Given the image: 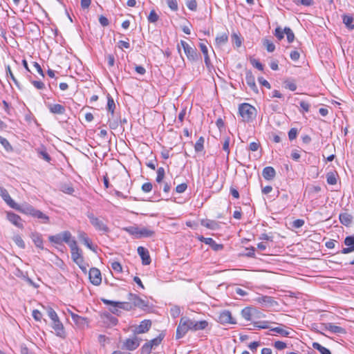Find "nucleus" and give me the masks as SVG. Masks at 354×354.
<instances>
[{
    "mask_svg": "<svg viewBox=\"0 0 354 354\" xmlns=\"http://www.w3.org/2000/svg\"><path fill=\"white\" fill-rule=\"evenodd\" d=\"M239 113L243 122H249L256 118L257 109L248 103H243L239 106Z\"/></svg>",
    "mask_w": 354,
    "mask_h": 354,
    "instance_id": "f257e3e1",
    "label": "nucleus"
},
{
    "mask_svg": "<svg viewBox=\"0 0 354 354\" xmlns=\"http://www.w3.org/2000/svg\"><path fill=\"white\" fill-rule=\"evenodd\" d=\"M69 247L71 250V258L73 261L77 264L80 268L83 271H86L87 265L84 263V258L82 254V251L78 248L76 241L72 240Z\"/></svg>",
    "mask_w": 354,
    "mask_h": 354,
    "instance_id": "f03ea898",
    "label": "nucleus"
},
{
    "mask_svg": "<svg viewBox=\"0 0 354 354\" xmlns=\"http://www.w3.org/2000/svg\"><path fill=\"white\" fill-rule=\"evenodd\" d=\"M19 212L37 218L41 220L43 223H48L49 222V217L47 215L40 210L36 209L33 206L29 204L22 205Z\"/></svg>",
    "mask_w": 354,
    "mask_h": 354,
    "instance_id": "7ed1b4c3",
    "label": "nucleus"
},
{
    "mask_svg": "<svg viewBox=\"0 0 354 354\" xmlns=\"http://www.w3.org/2000/svg\"><path fill=\"white\" fill-rule=\"evenodd\" d=\"M129 301H117L118 306V308H120L121 310L129 311L136 306H144V301L139 298L137 295L133 294H129Z\"/></svg>",
    "mask_w": 354,
    "mask_h": 354,
    "instance_id": "20e7f679",
    "label": "nucleus"
},
{
    "mask_svg": "<svg viewBox=\"0 0 354 354\" xmlns=\"http://www.w3.org/2000/svg\"><path fill=\"white\" fill-rule=\"evenodd\" d=\"M192 319L183 317L180 318L176 329V338L180 339L185 335L189 330H192Z\"/></svg>",
    "mask_w": 354,
    "mask_h": 354,
    "instance_id": "39448f33",
    "label": "nucleus"
},
{
    "mask_svg": "<svg viewBox=\"0 0 354 354\" xmlns=\"http://www.w3.org/2000/svg\"><path fill=\"white\" fill-rule=\"evenodd\" d=\"M86 216L89 219L91 224L97 231L100 232L102 234L109 232V227L100 218L95 216L92 212H88Z\"/></svg>",
    "mask_w": 354,
    "mask_h": 354,
    "instance_id": "423d86ee",
    "label": "nucleus"
},
{
    "mask_svg": "<svg viewBox=\"0 0 354 354\" xmlns=\"http://www.w3.org/2000/svg\"><path fill=\"white\" fill-rule=\"evenodd\" d=\"M48 239L51 243L57 245H62L63 242H65L69 245L72 241L71 234L68 231H64L62 233L50 236Z\"/></svg>",
    "mask_w": 354,
    "mask_h": 354,
    "instance_id": "0eeeda50",
    "label": "nucleus"
},
{
    "mask_svg": "<svg viewBox=\"0 0 354 354\" xmlns=\"http://www.w3.org/2000/svg\"><path fill=\"white\" fill-rule=\"evenodd\" d=\"M0 196L3 198V200L11 208H13L17 211H20L21 209V205L16 203L10 197L8 191L3 187H0Z\"/></svg>",
    "mask_w": 354,
    "mask_h": 354,
    "instance_id": "6e6552de",
    "label": "nucleus"
},
{
    "mask_svg": "<svg viewBox=\"0 0 354 354\" xmlns=\"http://www.w3.org/2000/svg\"><path fill=\"white\" fill-rule=\"evenodd\" d=\"M218 322L223 325L236 324V319L232 317L231 312L228 310H224L219 313Z\"/></svg>",
    "mask_w": 354,
    "mask_h": 354,
    "instance_id": "1a4fd4ad",
    "label": "nucleus"
},
{
    "mask_svg": "<svg viewBox=\"0 0 354 354\" xmlns=\"http://www.w3.org/2000/svg\"><path fill=\"white\" fill-rule=\"evenodd\" d=\"M89 279L92 284L98 286L102 281L101 272L99 269L92 268L89 270Z\"/></svg>",
    "mask_w": 354,
    "mask_h": 354,
    "instance_id": "9d476101",
    "label": "nucleus"
},
{
    "mask_svg": "<svg viewBox=\"0 0 354 354\" xmlns=\"http://www.w3.org/2000/svg\"><path fill=\"white\" fill-rule=\"evenodd\" d=\"M140 345V341L138 337L127 339L122 344V348L127 349L128 351H134Z\"/></svg>",
    "mask_w": 354,
    "mask_h": 354,
    "instance_id": "9b49d317",
    "label": "nucleus"
},
{
    "mask_svg": "<svg viewBox=\"0 0 354 354\" xmlns=\"http://www.w3.org/2000/svg\"><path fill=\"white\" fill-rule=\"evenodd\" d=\"M185 53L189 61L192 62H196L200 60L201 55L197 52V50L195 47L189 46L187 48V50L185 51Z\"/></svg>",
    "mask_w": 354,
    "mask_h": 354,
    "instance_id": "f8f14e48",
    "label": "nucleus"
},
{
    "mask_svg": "<svg viewBox=\"0 0 354 354\" xmlns=\"http://www.w3.org/2000/svg\"><path fill=\"white\" fill-rule=\"evenodd\" d=\"M101 300L104 304L110 306L109 310L111 313H112L113 314H114L117 316H120L122 315V312L121 309L117 307V306H118V304L117 301H114L104 299V298H102Z\"/></svg>",
    "mask_w": 354,
    "mask_h": 354,
    "instance_id": "ddd939ff",
    "label": "nucleus"
},
{
    "mask_svg": "<svg viewBox=\"0 0 354 354\" xmlns=\"http://www.w3.org/2000/svg\"><path fill=\"white\" fill-rule=\"evenodd\" d=\"M137 251L142 259V264L146 266L149 265L151 261L149 250L142 246H139L137 249Z\"/></svg>",
    "mask_w": 354,
    "mask_h": 354,
    "instance_id": "4468645a",
    "label": "nucleus"
},
{
    "mask_svg": "<svg viewBox=\"0 0 354 354\" xmlns=\"http://www.w3.org/2000/svg\"><path fill=\"white\" fill-rule=\"evenodd\" d=\"M46 106L53 114L63 115L66 112L65 106L59 104L47 103Z\"/></svg>",
    "mask_w": 354,
    "mask_h": 354,
    "instance_id": "2eb2a0df",
    "label": "nucleus"
},
{
    "mask_svg": "<svg viewBox=\"0 0 354 354\" xmlns=\"http://www.w3.org/2000/svg\"><path fill=\"white\" fill-rule=\"evenodd\" d=\"M245 81L247 84L250 86L252 91L255 93H259L257 86L255 83V78L251 71H247L245 73Z\"/></svg>",
    "mask_w": 354,
    "mask_h": 354,
    "instance_id": "dca6fc26",
    "label": "nucleus"
},
{
    "mask_svg": "<svg viewBox=\"0 0 354 354\" xmlns=\"http://www.w3.org/2000/svg\"><path fill=\"white\" fill-rule=\"evenodd\" d=\"M7 219L16 227L21 229L24 227L21 218L15 213L8 212Z\"/></svg>",
    "mask_w": 354,
    "mask_h": 354,
    "instance_id": "f3484780",
    "label": "nucleus"
},
{
    "mask_svg": "<svg viewBox=\"0 0 354 354\" xmlns=\"http://www.w3.org/2000/svg\"><path fill=\"white\" fill-rule=\"evenodd\" d=\"M199 240L205 243V244L210 245L211 248L214 251H218L223 248V245L222 244H218V243H216V241L212 238H209V237L205 238L203 236H201L199 238Z\"/></svg>",
    "mask_w": 354,
    "mask_h": 354,
    "instance_id": "a211bd4d",
    "label": "nucleus"
},
{
    "mask_svg": "<svg viewBox=\"0 0 354 354\" xmlns=\"http://www.w3.org/2000/svg\"><path fill=\"white\" fill-rule=\"evenodd\" d=\"M254 300L266 307H271L277 304V302L270 296H259Z\"/></svg>",
    "mask_w": 354,
    "mask_h": 354,
    "instance_id": "6ab92c4d",
    "label": "nucleus"
},
{
    "mask_svg": "<svg viewBox=\"0 0 354 354\" xmlns=\"http://www.w3.org/2000/svg\"><path fill=\"white\" fill-rule=\"evenodd\" d=\"M53 328L55 330L56 335L61 337H64V328L62 323L60 322L59 319L57 318L55 320L52 321Z\"/></svg>",
    "mask_w": 354,
    "mask_h": 354,
    "instance_id": "aec40b11",
    "label": "nucleus"
},
{
    "mask_svg": "<svg viewBox=\"0 0 354 354\" xmlns=\"http://www.w3.org/2000/svg\"><path fill=\"white\" fill-rule=\"evenodd\" d=\"M151 326V322L149 319H145L140 322L136 328V331L138 334L147 332Z\"/></svg>",
    "mask_w": 354,
    "mask_h": 354,
    "instance_id": "412c9836",
    "label": "nucleus"
},
{
    "mask_svg": "<svg viewBox=\"0 0 354 354\" xmlns=\"http://www.w3.org/2000/svg\"><path fill=\"white\" fill-rule=\"evenodd\" d=\"M263 177L267 180H272L276 176V171L272 167L268 166L263 168L262 171Z\"/></svg>",
    "mask_w": 354,
    "mask_h": 354,
    "instance_id": "4be33fe9",
    "label": "nucleus"
},
{
    "mask_svg": "<svg viewBox=\"0 0 354 354\" xmlns=\"http://www.w3.org/2000/svg\"><path fill=\"white\" fill-rule=\"evenodd\" d=\"M71 318L75 324L79 327H84L88 325V319L86 317H81L74 313H71Z\"/></svg>",
    "mask_w": 354,
    "mask_h": 354,
    "instance_id": "5701e85b",
    "label": "nucleus"
},
{
    "mask_svg": "<svg viewBox=\"0 0 354 354\" xmlns=\"http://www.w3.org/2000/svg\"><path fill=\"white\" fill-rule=\"evenodd\" d=\"M325 329L335 334H346V333L345 328L335 326L332 323L325 324Z\"/></svg>",
    "mask_w": 354,
    "mask_h": 354,
    "instance_id": "b1692460",
    "label": "nucleus"
},
{
    "mask_svg": "<svg viewBox=\"0 0 354 354\" xmlns=\"http://www.w3.org/2000/svg\"><path fill=\"white\" fill-rule=\"evenodd\" d=\"M30 237L35 243V246L39 249H44L43 239L41 235L38 232H32Z\"/></svg>",
    "mask_w": 354,
    "mask_h": 354,
    "instance_id": "393cba45",
    "label": "nucleus"
},
{
    "mask_svg": "<svg viewBox=\"0 0 354 354\" xmlns=\"http://www.w3.org/2000/svg\"><path fill=\"white\" fill-rule=\"evenodd\" d=\"M79 239L90 250L95 251V249L93 246L91 240L84 232H80L78 235Z\"/></svg>",
    "mask_w": 354,
    "mask_h": 354,
    "instance_id": "a878e982",
    "label": "nucleus"
},
{
    "mask_svg": "<svg viewBox=\"0 0 354 354\" xmlns=\"http://www.w3.org/2000/svg\"><path fill=\"white\" fill-rule=\"evenodd\" d=\"M198 46L202 52V53L204 55V61L205 64L207 66V67H209L210 66V59L208 55V49L206 46V44L204 42H200L198 44Z\"/></svg>",
    "mask_w": 354,
    "mask_h": 354,
    "instance_id": "bb28decb",
    "label": "nucleus"
},
{
    "mask_svg": "<svg viewBox=\"0 0 354 354\" xmlns=\"http://www.w3.org/2000/svg\"><path fill=\"white\" fill-rule=\"evenodd\" d=\"M201 224L210 230H216L219 227L218 223L216 221L209 220V219H202L201 221Z\"/></svg>",
    "mask_w": 354,
    "mask_h": 354,
    "instance_id": "cd10ccee",
    "label": "nucleus"
},
{
    "mask_svg": "<svg viewBox=\"0 0 354 354\" xmlns=\"http://www.w3.org/2000/svg\"><path fill=\"white\" fill-rule=\"evenodd\" d=\"M192 330L197 331L201 330H204L207 326L208 322L205 320L202 321H195L192 320Z\"/></svg>",
    "mask_w": 354,
    "mask_h": 354,
    "instance_id": "c85d7f7f",
    "label": "nucleus"
},
{
    "mask_svg": "<svg viewBox=\"0 0 354 354\" xmlns=\"http://www.w3.org/2000/svg\"><path fill=\"white\" fill-rule=\"evenodd\" d=\"M155 234V232L152 230L147 227L139 228L138 236L137 239H141L143 237H151Z\"/></svg>",
    "mask_w": 354,
    "mask_h": 354,
    "instance_id": "c756f323",
    "label": "nucleus"
},
{
    "mask_svg": "<svg viewBox=\"0 0 354 354\" xmlns=\"http://www.w3.org/2000/svg\"><path fill=\"white\" fill-rule=\"evenodd\" d=\"M353 17L349 15H344L342 16V21L346 27L350 30H353L354 29V24H353Z\"/></svg>",
    "mask_w": 354,
    "mask_h": 354,
    "instance_id": "7c9ffc66",
    "label": "nucleus"
},
{
    "mask_svg": "<svg viewBox=\"0 0 354 354\" xmlns=\"http://www.w3.org/2000/svg\"><path fill=\"white\" fill-rule=\"evenodd\" d=\"M36 151L39 158L44 159L48 162H50L51 157L48 153L46 148L44 146H41V147L36 149Z\"/></svg>",
    "mask_w": 354,
    "mask_h": 354,
    "instance_id": "2f4dec72",
    "label": "nucleus"
},
{
    "mask_svg": "<svg viewBox=\"0 0 354 354\" xmlns=\"http://www.w3.org/2000/svg\"><path fill=\"white\" fill-rule=\"evenodd\" d=\"M339 218L340 221V223L345 225V226H349L352 223V216L350 215L348 213H342L339 216Z\"/></svg>",
    "mask_w": 354,
    "mask_h": 354,
    "instance_id": "473e14b6",
    "label": "nucleus"
},
{
    "mask_svg": "<svg viewBox=\"0 0 354 354\" xmlns=\"http://www.w3.org/2000/svg\"><path fill=\"white\" fill-rule=\"evenodd\" d=\"M107 110L111 114L113 115L114 113V111L115 109V104L113 98L111 96L110 94L107 95Z\"/></svg>",
    "mask_w": 354,
    "mask_h": 354,
    "instance_id": "72a5a7b5",
    "label": "nucleus"
},
{
    "mask_svg": "<svg viewBox=\"0 0 354 354\" xmlns=\"http://www.w3.org/2000/svg\"><path fill=\"white\" fill-rule=\"evenodd\" d=\"M313 348L317 350L321 354H331L329 349L322 346L317 342L313 343Z\"/></svg>",
    "mask_w": 354,
    "mask_h": 354,
    "instance_id": "f704fd0d",
    "label": "nucleus"
},
{
    "mask_svg": "<svg viewBox=\"0 0 354 354\" xmlns=\"http://www.w3.org/2000/svg\"><path fill=\"white\" fill-rule=\"evenodd\" d=\"M263 45L269 53H272L275 50V45L274 43L268 39H264L263 40Z\"/></svg>",
    "mask_w": 354,
    "mask_h": 354,
    "instance_id": "c9c22d12",
    "label": "nucleus"
},
{
    "mask_svg": "<svg viewBox=\"0 0 354 354\" xmlns=\"http://www.w3.org/2000/svg\"><path fill=\"white\" fill-rule=\"evenodd\" d=\"M228 40V35L227 33H223L220 35H218L216 37V44L218 46H221L227 43Z\"/></svg>",
    "mask_w": 354,
    "mask_h": 354,
    "instance_id": "e433bc0d",
    "label": "nucleus"
},
{
    "mask_svg": "<svg viewBox=\"0 0 354 354\" xmlns=\"http://www.w3.org/2000/svg\"><path fill=\"white\" fill-rule=\"evenodd\" d=\"M123 230L128 232L129 234L133 236L136 239H137V236H138L139 227L135 226H129L123 228Z\"/></svg>",
    "mask_w": 354,
    "mask_h": 354,
    "instance_id": "4c0bfd02",
    "label": "nucleus"
},
{
    "mask_svg": "<svg viewBox=\"0 0 354 354\" xmlns=\"http://www.w3.org/2000/svg\"><path fill=\"white\" fill-rule=\"evenodd\" d=\"M241 315L242 317L250 321L252 319V308L250 307H245L241 310Z\"/></svg>",
    "mask_w": 354,
    "mask_h": 354,
    "instance_id": "58836bf2",
    "label": "nucleus"
},
{
    "mask_svg": "<svg viewBox=\"0 0 354 354\" xmlns=\"http://www.w3.org/2000/svg\"><path fill=\"white\" fill-rule=\"evenodd\" d=\"M102 317L110 322L111 324L115 326L118 320L115 317H113L109 313H104Z\"/></svg>",
    "mask_w": 354,
    "mask_h": 354,
    "instance_id": "ea45409f",
    "label": "nucleus"
},
{
    "mask_svg": "<svg viewBox=\"0 0 354 354\" xmlns=\"http://www.w3.org/2000/svg\"><path fill=\"white\" fill-rule=\"evenodd\" d=\"M284 32L286 35L288 43H292L295 39V34L289 27L284 28Z\"/></svg>",
    "mask_w": 354,
    "mask_h": 354,
    "instance_id": "a19ab883",
    "label": "nucleus"
},
{
    "mask_svg": "<svg viewBox=\"0 0 354 354\" xmlns=\"http://www.w3.org/2000/svg\"><path fill=\"white\" fill-rule=\"evenodd\" d=\"M204 138L203 137H200L198 140L196 141L194 145V149L196 152L202 151L204 149Z\"/></svg>",
    "mask_w": 354,
    "mask_h": 354,
    "instance_id": "79ce46f5",
    "label": "nucleus"
},
{
    "mask_svg": "<svg viewBox=\"0 0 354 354\" xmlns=\"http://www.w3.org/2000/svg\"><path fill=\"white\" fill-rule=\"evenodd\" d=\"M164 337H165V335L163 333H160L157 337L148 342V343L150 345H151L152 347L153 346H158L161 343V342L162 341Z\"/></svg>",
    "mask_w": 354,
    "mask_h": 354,
    "instance_id": "37998d69",
    "label": "nucleus"
},
{
    "mask_svg": "<svg viewBox=\"0 0 354 354\" xmlns=\"http://www.w3.org/2000/svg\"><path fill=\"white\" fill-rule=\"evenodd\" d=\"M165 171L163 167H159L157 169V176L156 180L157 183H160L165 178Z\"/></svg>",
    "mask_w": 354,
    "mask_h": 354,
    "instance_id": "c03bdc74",
    "label": "nucleus"
},
{
    "mask_svg": "<svg viewBox=\"0 0 354 354\" xmlns=\"http://www.w3.org/2000/svg\"><path fill=\"white\" fill-rule=\"evenodd\" d=\"M185 4L189 10L192 11H196L197 2L196 0H185Z\"/></svg>",
    "mask_w": 354,
    "mask_h": 354,
    "instance_id": "a18cd8bd",
    "label": "nucleus"
},
{
    "mask_svg": "<svg viewBox=\"0 0 354 354\" xmlns=\"http://www.w3.org/2000/svg\"><path fill=\"white\" fill-rule=\"evenodd\" d=\"M326 180L329 185H335L337 183L336 175L333 172H329L326 175Z\"/></svg>",
    "mask_w": 354,
    "mask_h": 354,
    "instance_id": "49530a36",
    "label": "nucleus"
},
{
    "mask_svg": "<svg viewBox=\"0 0 354 354\" xmlns=\"http://www.w3.org/2000/svg\"><path fill=\"white\" fill-rule=\"evenodd\" d=\"M13 241L15 243V244L20 248H22V249L25 248V247H26L25 243H24V240L22 239V238L19 235L14 236Z\"/></svg>",
    "mask_w": 354,
    "mask_h": 354,
    "instance_id": "de8ad7c7",
    "label": "nucleus"
},
{
    "mask_svg": "<svg viewBox=\"0 0 354 354\" xmlns=\"http://www.w3.org/2000/svg\"><path fill=\"white\" fill-rule=\"evenodd\" d=\"M6 76L10 77L12 79V80L13 81V82L15 84V85L17 87H19V82L17 81L16 77L14 76V75L11 71L10 66L9 65H8L6 66Z\"/></svg>",
    "mask_w": 354,
    "mask_h": 354,
    "instance_id": "09e8293b",
    "label": "nucleus"
},
{
    "mask_svg": "<svg viewBox=\"0 0 354 354\" xmlns=\"http://www.w3.org/2000/svg\"><path fill=\"white\" fill-rule=\"evenodd\" d=\"M181 310L179 306H173L170 308V315L173 318H176L180 315Z\"/></svg>",
    "mask_w": 354,
    "mask_h": 354,
    "instance_id": "8fccbe9b",
    "label": "nucleus"
},
{
    "mask_svg": "<svg viewBox=\"0 0 354 354\" xmlns=\"http://www.w3.org/2000/svg\"><path fill=\"white\" fill-rule=\"evenodd\" d=\"M344 243L346 246L353 248L354 251V236H346Z\"/></svg>",
    "mask_w": 354,
    "mask_h": 354,
    "instance_id": "3c124183",
    "label": "nucleus"
},
{
    "mask_svg": "<svg viewBox=\"0 0 354 354\" xmlns=\"http://www.w3.org/2000/svg\"><path fill=\"white\" fill-rule=\"evenodd\" d=\"M167 6L173 11H177L178 9V0H166Z\"/></svg>",
    "mask_w": 354,
    "mask_h": 354,
    "instance_id": "603ef678",
    "label": "nucleus"
},
{
    "mask_svg": "<svg viewBox=\"0 0 354 354\" xmlns=\"http://www.w3.org/2000/svg\"><path fill=\"white\" fill-rule=\"evenodd\" d=\"M272 331L276 332L284 337H288L290 335V331L283 329L280 327H275L270 329Z\"/></svg>",
    "mask_w": 354,
    "mask_h": 354,
    "instance_id": "864d4df0",
    "label": "nucleus"
},
{
    "mask_svg": "<svg viewBox=\"0 0 354 354\" xmlns=\"http://www.w3.org/2000/svg\"><path fill=\"white\" fill-rule=\"evenodd\" d=\"M284 29L282 30L280 27H277L274 30V35L281 41L284 37Z\"/></svg>",
    "mask_w": 354,
    "mask_h": 354,
    "instance_id": "5fc2aeb1",
    "label": "nucleus"
},
{
    "mask_svg": "<svg viewBox=\"0 0 354 354\" xmlns=\"http://www.w3.org/2000/svg\"><path fill=\"white\" fill-rule=\"evenodd\" d=\"M158 18L159 17L157 13L154 10H152L148 16V21L150 23H156L158 20Z\"/></svg>",
    "mask_w": 354,
    "mask_h": 354,
    "instance_id": "6e6d98bb",
    "label": "nucleus"
},
{
    "mask_svg": "<svg viewBox=\"0 0 354 354\" xmlns=\"http://www.w3.org/2000/svg\"><path fill=\"white\" fill-rule=\"evenodd\" d=\"M47 313L48 317L50 318L52 321L57 319L58 317L56 312L50 306L46 308Z\"/></svg>",
    "mask_w": 354,
    "mask_h": 354,
    "instance_id": "4d7b16f0",
    "label": "nucleus"
},
{
    "mask_svg": "<svg viewBox=\"0 0 354 354\" xmlns=\"http://www.w3.org/2000/svg\"><path fill=\"white\" fill-rule=\"evenodd\" d=\"M230 137L225 138L224 142L223 143V149L227 153V156L230 154Z\"/></svg>",
    "mask_w": 354,
    "mask_h": 354,
    "instance_id": "13d9d810",
    "label": "nucleus"
},
{
    "mask_svg": "<svg viewBox=\"0 0 354 354\" xmlns=\"http://www.w3.org/2000/svg\"><path fill=\"white\" fill-rule=\"evenodd\" d=\"M152 348L148 342L145 343L141 348V354H149Z\"/></svg>",
    "mask_w": 354,
    "mask_h": 354,
    "instance_id": "bf43d9fd",
    "label": "nucleus"
},
{
    "mask_svg": "<svg viewBox=\"0 0 354 354\" xmlns=\"http://www.w3.org/2000/svg\"><path fill=\"white\" fill-rule=\"evenodd\" d=\"M285 86L286 88H288L289 90L292 91H295L297 89V85L295 83V82L292 81H285Z\"/></svg>",
    "mask_w": 354,
    "mask_h": 354,
    "instance_id": "052dcab7",
    "label": "nucleus"
},
{
    "mask_svg": "<svg viewBox=\"0 0 354 354\" xmlns=\"http://www.w3.org/2000/svg\"><path fill=\"white\" fill-rule=\"evenodd\" d=\"M111 268L118 273L121 272L122 270L121 264L118 261L111 263Z\"/></svg>",
    "mask_w": 354,
    "mask_h": 354,
    "instance_id": "680f3d73",
    "label": "nucleus"
},
{
    "mask_svg": "<svg viewBox=\"0 0 354 354\" xmlns=\"http://www.w3.org/2000/svg\"><path fill=\"white\" fill-rule=\"evenodd\" d=\"M187 188V183H181L176 186V192L177 193L181 194V193L185 192L186 191Z\"/></svg>",
    "mask_w": 354,
    "mask_h": 354,
    "instance_id": "e2e57ef3",
    "label": "nucleus"
},
{
    "mask_svg": "<svg viewBox=\"0 0 354 354\" xmlns=\"http://www.w3.org/2000/svg\"><path fill=\"white\" fill-rule=\"evenodd\" d=\"M0 143L3 146V147L7 151H11L12 149V146L10 145L7 139L3 138Z\"/></svg>",
    "mask_w": 354,
    "mask_h": 354,
    "instance_id": "0e129e2a",
    "label": "nucleus"
},
{
    "mask_svg": "<svg viewBox=\"0 0 354 354\" xmlns=\"http://www.w3.org/2000/svg\"><path fill=\"white\" fill-rule=\"evenodd\" d=\"M153 185L151 183H145L142 185V190L145 193H149L152 190Z\"/></svg>",
    "mask_w": 354,
    "mask_h": 354,
    "instance_id": "69168bd1",
    "label": "nucleus"
},
{
    "mask_svg": "<svg viewBox=\"0 0 354 354\" xmlns=\"http://www.w3.org/2000/svg\"><path fill=\"white\" fill-rule=\"evenodd\" d=\"M297 129L295 128H292L288 132V138L290 140H292L297 138Z\"/></svg>",
    "mask_w": 354,
    "mask_h": 354,
    "instance_id": "338daca9",
    "label": "nucleus"
},
{
    "mask_svg": "<svg viewBox=\"0 0 354 354\" xmlns=\"http://www.w3.org/2000/svg\"><path fill=\"white\" fill-rule=\"evenodd\" d=\"M290 157L295 161H299L301 155L299 151L297 149H293L291 152Z\"/></svg>",
    "mask_w": 354,
    "mask_h": 354,
    "instance_id": "774afa93",
    "label": "nucleus"
}]
</instances>
